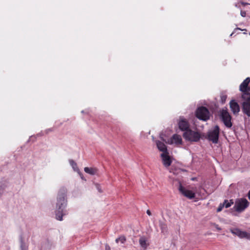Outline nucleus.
Returning a JSON list of instances; mask_svg holds the SVG:
<instances>
[{
  "label": "nucleus",
  "instance_id": "nucleus-1",
  "mask_svg": "<svg viewBox=\"0 0 250 250\" xmlns=\"http://www.w3.org/2000/svg\"><path fill=\"white\" fill-rule=\"evenodd\" d=\"M67 190L64 188H61L58 194L56 203V218L59 221L62 220L63 209L66 206V194Z\"/></svg>",
  "mask_w": 250,
  "mask_h": 250
},
{
  "label": "nucleus",
  "instance_id": "nucleus-2",
  "mask_svg": "<svg viewBox=\"0 0 250 250\" xmlns=\"http://www.w3.org/2000/svg\"><path fill=\"white\" fill-rule=\"evenodd\" d=\"M241 97L244 100L242 104V111L244 114L250 117V93H243Z\"/></svg>",
  "mask_w": 250,
  "mask_h": 250
},
{
  "label": "nucleus",
  "instance_id": "nucleus-3",
  "mask_svg": "<svg viewBox=\"0 0 250 250\" xmlns=\"http://www.w3.org/2000/svg\"><path fill=\"white\" fill-rule=\"evenodd\" d=\"M250 205V203L246 198H239L236 200L234 208L238 212H243Z\"/></svg>",
  "mask_w": 250,
  "mask_h": 250
},
{
  "label": "nucleus",
  "instance_id": "nucleus-4",
  "mask_svg": "<svg viewBox=\"0 0 250 250\" xmlns=\"http://www.w3.org/2000/svg\"><path fill=\"white\" fill-rule=\"evenodd\" d=\"M183 137L189 141L198 142L201 138V135L199 132L189 129L183 133Z\"/></svg>",
  "mask_w": 250,
  "mask_h": 250
},
{
  "label": "nucleus",
  "instance_id": "nucleus-5",
  "mask_svg": "<svg viewBox=\"0 0 250 250\" xmlns=\"http://www.w3.org/2000/svg\"><path fill=\"white\" fill-rule=\"evenodd\" d=\"M196 116L201 120L206 121L209 119L210 114L207 108L201 106L197 108L196 111Z\"/></svg>",
  "mask_w": 250,
  "mask_h": 250
},
{
  "label": "nucleus",
  "instance_id": "nucleus-6",
  "mask_svg": "<svg viewBox=\"0 0 250 250\" xmlns=\"http://www.w3.org/2000/svg\"><path fill=\"white\" fill-rule=\"evenodd\" d=\"M220 118L225 125L228 128H230L232 124L231 123V116L227 109H223L220 112Z\"/></svg>",
  "mask_w": 250,
  "mask_h": 250
},
{
  "label": "nucleus",
  "instance_id": "nucleus-7",
  "mask_svg": "<svg viewBox=\"0 0 250 250\" xmlns=\"http://www.w3.org/2000/svg\"><path fill=\"white\" fill-rule=\"evenodd\" d=\"M220 128L218 125H215L213 129L209 130L208 133V139L214 144L218 143Z\"/></svg>",
  "mask_w": 250,
  "mask_h": 250
},
{
  "label": "nucleus",
  "instance_id": "nucleus-8",
  "mask_svg": "<svg viewBox=\"0 0 250 250\" xmlns=\"http://www.w3.org/2000/svg\"><path fill=\"white\" fill-rule=\"evenodd\" d=\"M230 231L234 235H237L240 238H246L250 240V233L242 231L238 228L230 229Z\"/></svg>",
  "mask_w": 250,
  "mask_h": 250
},
{
  "label": "nucleus",
  "instance_id": "nucleus-9",
  "mask_svg": "<svg viewBox=\"0 0 250 250\" xmlns=\"http://www.w3.org/2000/svg\"><path fill=\"white\" fill-rule=\"evenodd\" d=\"M179 183V190L180 192L186 197L192 199L195 197V193L191 190L186 189L183 187L180 182Z\"/></svg>",
  "mask_w": 250,
  "mask_h": 250
},
{
  "label": "nucleus",
  "instance_id": "nucleus-10",
  "mask_svg": "<svg viewBox=\"0 0 250 250\" xmlns=\"http://www.w3.org/2000/svg\"><path fill=\"white\" fill-rule=\"evenodd\" d=\"M179 128L183 131H187L189 129V124L188 121L183 117H180L178 122Z\"/></svg>",
  "mask_w": 250,
  "mask_h": 250
},
{
  "label": "nucleus",
  "instance_id": "nucleus-11",
  "mask_svg": "<svg viewBox=\"0 0 250 250\" xmlns=\"http://www.w3.org/2000/svg\"><path fill=\"white\" fill-rule=\"evenodd\" d=\"M250 82V78H247L240 84L239 89L243 92L242 94L245 93H249L247 90L249 89L248 87V84Z\"/></svg>",
  "mask_w": 250,
  "mask_h": 250
},
{
  "label": "nucleus",
  "instance_id": "nucleus-12",
  "mask_svg": "<svg viewBox=\"0 0 250 250\" xmlns=\"http://www.w3.org/2000/svg\"><path fill=\"white\" fill-rule=\"evenodd\" d=\"M161 156L162 159L163 165L166 167H168L170 166L172 161L170 158L169 156L168 155V153H163L161 154Z\"/></svg>",
  "mask_w": 250,
  "mask_h": 250
},
{
  "label": "nucleus",
  "instance_id": "nucleus-13",
  "mask_svg": "<svg viewBox=\"0 0 250 250\" xmlns=\"http://www.w3.org/2000/svg\"><path fill=\"white\" fill-rule=\"evenodd\" d=\"M230 108L234 114H237L240 111V107L237 103L234 100H231L229 103Z\"/></svg>",
  "mask_w": 250,
  "mask_h": 250
},
{
  "label": "nucleus",
  "instance_id": "nucleus-14",
  "mask_svg": "<svg viewBox=\"0 0 250 250\" xmlns=\"http://www.w3.org/2000/svg\"><path fill=\"white\" fill-rule=\"evenodd\" d=\"M182 140L181 137L179 135L174 134L170 140L167 142V143L170 144L175 143L177 145H180L182 144Z\"/></svg>",
  "mask_w": 250,
  "mask_h": 250
},
{
  "label": "nucleus",
  "instance_id": "nucleus-15",
  "mask_svg": "<svg viewBox=\"0 0 250 250\" xmlns=\"http://www.w3.org/2000/svg\"><path fill=\"white\" fill-rule=\"evenodd\" d=\"M53 246V243L48 240H46L42 245L41 250H51Z\"/></svg>",
  "mask_w": 250,
  "mask_h": 250
},
{
  "label": "nucleus",
  "instance_id": "nucleus-16",
  "mask_svg": "<svg viewBox=\"0 0 250 250\" xmlns=\"http://www.w3.org/2000/svg\"><path fill=\"white\" fill-rule=\"evenodd\" d=\"M156 145L158 148V149L163 152V153H167V148L166 146L165 145L164 143L161 142L160 141H156Z\"/></svg>",
  "mask_w": 250,
  "mask_h": 250
},
{
  "label": "nucleus",
  "instance_id": "nucleus-17",
  "mask_svg": "<svg viewBox=\"0 0 250 250\" xmlns=\"http://www.w3.org/2000/svg\"><path fill=\"white\" fill-rule=\"evenodd\" d=\"M69 162L70 165L72 167L73 170L75 171H77L79 175H82V173L80 171L76 163H75V161L73 160H69Z\"/></svg>",
  "mask_w": 250,
  "mask_h": 250
},
{
  "label": "nucleus",
  "instance_id": "nucleus-18",
  "mask_svg": "<svg viewBox=\"0 0 250 250\" xmlns=\"http://www.w3.org/2000/svg\"><path fill=\"white\" fill-rule=\"evenodd\" d=\"M84 171L91 175H95L96 174L97 170L96 168L85 167L84 168Z\"/></svg>",
  "mask_w": 250,
  "mask_h": 250
},
{
  "label": "nucleus",
  "instance_id": "nucleus-19",
  "mask_svg": "<svg viewBox=\"0 0 250 250\" xmlns=\"http://www.w3.org/2000/svg\"><path fill=\"white\" fill-rule=\"evenodd\" d=\"M160 227L162 233H165L167 231V226L165 223L162 221L159 222Z\"/></svg>",
  "mask_w": 250,
  "mask_h": 250
},
{
  "label": "nucleus",
  "instance_id": "nucleus-20",
  "mask_svg": "<svg viewBox=\"0 0 250 250\" xmlns=\"http://www.w3.org/2000/svg\"><path fill=\"white\" fill-rule=\"evenodd\" d=\"M20 243H21L20 247H21V250H28V247L26 245L25 243L24 242L22 238H21Z\"/></svg>",
  "mask_w": 250,
  "mask_h": 250
},
{
  "label": "nucleus",
  "instance_id": "nucleus-21",
  "mask_svg": "<svg viewBox=\"0 0 250 250\" xmlns=\"http://www.w3.org/2000/svg\"><path fill=\"white\" fill-rule=\"evenodd\" d=\"M125 241H126L125 237L123 235L120 236L119 237L117 238L115 240V241L117 243H118L119 242H120L121 243H122V244H124L125 242Z\"/></svg>",
  "mask_w": 250,
  "mask_h": 250
},
{
  "label": "nucleus",
  "instance_id": "nucleus-22",
  "mask_svg": "<svg viewBox=\"0 0 250 250\" xmlns=\"http://www.w3.org/2000/svg\"><path fill=\"white\" fill-rule=\"evenodd\" d=\"M139 244L141 245V246L142 247H143V248H146V240L143 237H141L140 239V240H139Z\"/></svg>",
  "mask_w": 250,
  "mask_h": 250
},
{
  "label": "nucleus",
  "instance_id": "nucleus-23",
  "mask_svg": "<svg viewBox=\"0 0 250 250\" xmlns=\"http://www.w3.org/2000/svg\"><path fill=\"white\" fill-rule=\"evenodd\" d=\"M233 202H229L227 200H225L223 204V205H224V207L226 208H228L229 207L231 206V204H233Z\"/></svg>",
  "mask_w": 250,
  "mask_h": 250
},
{
  "label": "nucleus",
  "instance_id": "nucleus-24",
  "mask_svg": "<svg viewBox=\"0 0 250 250\" xmlns=\"http://www.w3.org/2000/svg\"><path fill=\"white\" fill-rule=\"evenodd\" d=\"M224 207V205H223V204H220L219 206L218 207V208L217 209V212L221 211Z\"/></svg>",
  "mask_w": 250,
  "mask_h": 250
},
{
  "label": "nucleus",
  "instance_id": "nucleus-25",
  "mask_svg": "<svg viewBox=\"0 0 250 250\" xmlns=\"http://www.w3.org/2000/svg\"><path fill=\"white\" fill-rule=\"evenodd\" d=\"M221 101L223 103H225L226 100V99H227V96L224 95H222L221 96Z\"/></svg>",
  "mask_w": 250,
  "mask_h": 250
},
{
  "label": "nucleus",
  "instance_id": "nucleus-26",
  "mask_svg": "<svg viewBox=\"0 0 250 250\" xmlns=\"http://www.w3.org/2000/svg\"><path fill=\"white\" fill-rule=\"evenodd\" d=\"M240 14L242 17H245L246 16V12L244 11H241Z\"/></svg>",
  "mask_w": 250,
  "mask_h": 250
},
{
  "label": "nucleus",
  "instance_id": "nucleus-27",
  "mask_svg": "<svg viewBox=\"0 0 250 250\" xmlns=\"http://www.w3.org/2000/svg\"><path fill=\"white\" fill-rule=\"evenodd\" d=\"M96 188L100 192H102V190L99 185L96 184Z\"/></svg>",
  "mask_w": 250,
  "mask_h": 250
},
{
  "label": "nucleus",
  "instance_id": "nucleus-28",
  "mask_svg": "<svg viewBox=\"0 0 250 250\" xmlns=\"http://www.w3.org/2000/svg\"><path fill=\"white\" fill-rule=\"evenodd\" d=\"M214 227H215V228L218 230H221V228L220 227H219V226L216 224H214Z\"/></svg>",
  "mask_w": 250,
  "mask_h": 250
},
{
  "label": "nucleus",
  "instance_id": "nucleus-29",
  "mask_svg": "<svg viewBox=\"0 0 250 250\" xmlns=\"http://www.w3.org/2000/svg\"><path fill=\"white\" fill-rule=\"evenodd\" d=\"M240 3H241V4L242 5H243L244 6H245V5L249 4V3H248L244 2H243V1H241Z\"/></svg>",
  "mask_w": 250,
  "mask_h": 250
},
{
  "label": "nucleus",
  "instance_id": "nucleus-30",
  "mask_svg": "<svg viewBox=\"0 0 250 250\" xmlns=\"http://www.w3.org/2000/svg\"><path fill=\"white\" fill-rule=\"evenodd\" d=\"M105 250H110V247L107 245L105 246Z\"/></svg>",
  "mask_w": 250,
  "mask_h": 250
},
{
  "label": "nucleus",
  "instance_id": "nucleus-31",
  "mask_svg": "<svg viewBox=\"0 0 250 250\" xmlns=\"http://www.w3.org/2000/svg\"><path fill=\"white\" fill-rule=\"evenodd\" d=\"M241 30V31H244V30H245L246 31V29H242L239 27H237L235 29V30Z\"/></svg>",
  "mask_w": 250,
  "mask_h": 250
},
{
  "label": "nucleus",
  "instance_id": "nucleus-32",
  "mask_svg": "<svg viewBox=\"0 0 250 250\" xmlns=\"http://www.w3.org/2000/svg\"><path fill=\"white\" fill-rule=\"evenodd\" d=\"M146 213L149 215L150 216L151 215V211L149 210H147Z\"/></svg>",
  "mask_w": 250,
  "mask_h": 250
},
{
  "label": "nucleus",
  "instance_id": "nucleus-33",
  "mask_svg": "<svg viewBox=\"0 0 250 250\" xmlns=\"http://www.w3.org/2000/svg\"><path fill=\"white\" fill-rule=\"evenodd\" d=\"M248 197L249 199L250 200V190L249 191V192L248 193Z\"/></svg>",
  "mask_w": 250,
  "mask_h": 250
},
{
  "label": "nucleus",
  "instance_id": "nucleus-34",
  "mask_svg": "<svg viewBox=\"0 0 250 250\" xmlns=\"http://www.w3.org/2000/svg\"><path fill=\"white\" fill-rule=\"evenodd\" d=\"M80 176H81V178H82L83 180V179H84V178H83V174H82V175H80Z\"/></svg>",
  "mask_w": 250,
  "mask_h": 250
},
{
  "label": "nucleus",
  "instance_id": "nucleus-35",
  "mask_svg": "<svg viewBox=\"0 0 250 250\" xmlns=\"http://www.w3.org/2000/svg\"><path fill=\"white\" fill-rule=\"evenodd\" d=\"M238 3L236 4H235V6H236V7H239V6H238Z\"/></svg>",
  "mask_w": 250,
  "mask_h": 250
},
{
  "label": "nucleus",
  "instance_id": "nucleus-36",
  "mask_svg": "<svg viewBox=\"0 0 250 250\" xmlns=\"http://www.w3.org/2000/svg\"><path fill=\"white\" fill-rule=\"evenodd\" d=\"M233 33H232L230 34V36H231L233 35Z\"/></svg>",
  "mask_w": 250,
  "mask_h": 250
}]
</instances>
